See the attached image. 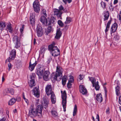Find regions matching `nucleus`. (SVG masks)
Returning a JSON list of instances; mask_svg holds the SVG:
<instances>
[{"label":"nucleus","mask_w":121,"mask_h":121,"mask_svg":"<svg viewBox=\"0 0 121 121\" xmlns=\"http://www.w3.org/2000/svg\"><path fill=\"white\" fill-rule=\"evenodd\" d=\"M111 20H109L108 22L106 25V29L105 30V33H106L109 30L110 27V26L111 24Z\"/></svg>","instance_id":"29"},{"label":"nucleus","mask_w":121,"mask_h":121,"mask_svg":"<svg viewBox=\"0 0 121 121\" xmlns=\"http://www.w3.org/2000/svg\"><path fill=\"white\" fill-rule=\"evenodd\" d=\"M58 23L59 25L61 27H62L63 26L64 24L60 20H59L58 21Z\"/></svg>","instance_id":"39"},{"label":"nucleus","mask_w":121,"mask_h":121,"mask_svg":"<svg viewBox=\"0 0 121 121\" xmlns=\"http://www.w3.org/2000/svg\"><path fill=\"white\" fill-rule=\"evenodd\" d=\"M117 27V24L116 23H115L112 25L111 28V31L112 32L111 34V35L112 33H114L116 31Z\"/></svg>","instance_id":"18"},{"label":"nucleus","mask_w":121,"mask_h":121,"mask_svg":"<svg viewBox=\"0 0 121 121\" xmlns=\"http://www.w3.org/2000/svg\"><path fill=\"white\" fill-rule=\"evenodd\" d=\"M37 35L38 37H41L43 34V32L42 27L39 25L37 26L36 28Z\"/></svg>","instance_id":"12"},{"label":"nucleus","mask_w":121,"mask_h":121,"mask_svg":"<svg viewBox=\"0 0 121 121\" xmlns=\"http://www.w3.org/2000/svg\"><path fill=\"white\" fill-rule=\"evenodd\" d=\"M45 90L46 94L48 95H49L50 94L54 93L52 91L51 85L48 84L46 86Z\"/></svg>","instance_id":"10"},{"label":"nucleus","mask_w":121,"mask_h":121,"mask_svg":"<svg viewBox=\"0 0 121 121\" xmlns=\"http://www.w3.org/2000/svg\"><path fill=\"white\" fill-rule=\"evenodd\" d=\"M35 17L34 16H31L30 17V23L31 24H33L35 23V20L34 19Z\"/></svg>","instance_id":"33"},{"label":"nucleus","mask_w":121,"mask_h":121,"mask_svg":"<svg viewBox=\"0 0 121 121\" xmlns=\"http://www.w3.org/2000/svg\"><path fill=\"white\" fill-rule=\"evenodd\" d=\"M53 29L51 26H49L45 31L46 35H48L52 31H53Z\"/></svg>","instance_id":"25"},{"label":"nucleus","mask_w":121,"mask_h":121,"mask_svg":"<svg viewBox=\"0 0 121 121\" xmlns=\"http://www.w3.org/2000/svg\"><path fill=\"white\" fill-rule=\"evenodd\" d=\"M71 83L68 82L67 84V86L68 89H70L71 87L72 84Z\"/></svg>","instance_id":"48"},{"label":"nucleus","mask_w":121,"mask_h":121,"mask_svg":"<svg viewBox=\"0 0 121 121\" xmlns=\"http://www.w3.org/2000/svg\"><path fill=\"white\" fill-rule=\"evenodd\" d=\"M79 89L80 92L83 95L87 93L86 88L83 85L80 86Z\"/></svg>","instance_id":"15"},{"label":"nucleus","mask_w":121,"mask_h":121,"mask_svg":"<svg viewBox=\"0 0 121 121\" xmlns=\"http://www.w3.org/2000/svg\"><path fill=\"white\" fill-rule=\"evenodd\" d=\"M72 19L70 17H67L66 18V20L65 22V23L67 24L69 23L71 21Z\"/></svg>","instance_id":"34"},{"label":"nucleus","mask_w":121,"mask_h":121,"mask_svg":"<svg viewBox=\"0 0 121 121\" xmlns=\"http://www.w3.org/2000/svg\"><path fill=\"white\" fill-rule=\"evenodd\" d=\"M119 104L121 105V94L119 98Z\"/></svg>","instance_id":"54"},{"label":"nucleus","mask_w":121,"mask_h":121,"mask_svg":"<svg viewBox=\"0 0 121 121\" xmlns=\"http://www.w3.org/2000/svg\"><path fill=\"white\" fill-rule=\"evenodd\" d=\"M14 90L13 89L9 88V93L12 95H13L14 94Z\"/></svg>","instance_id":"41"},{"label":"nucleus","mask_w":121,"mask_h":121,"mask_svg":"<svg viewBox=\"0 0 121 121\" xmlns=\"http://www.w3.org/2000/svg\"><path fill=\"white\" fill-rule=\"evenodd\" d=\"M39 100L37 99L36 100V105H38L39 104Z\"/></svg>","instance_id":"64"},{"label":"nucleus","mask_w":121,"mask_h":121,"mask_svg":"<svg viewBox=\"0 0 121 121\" xmlns=\"http://www.w3.org/2000/svg\"><path fill=\"white\" fill-rule=\"evenodd\" d=\"M35 80H30V82L29 84L31 88H32V87L35 86Z\"/></svg>","instance_id":"31"},{"label":"nucleus","mask_w":121,"mask_h":121,"mask_svg":"<svg viewBox=\"0 0 121 121\" xmlns=\"http://www.w3.org/2000/svg\"><path fill=\"white\" fill-rule=\"evenodd\" d=\"M63 7L62 5L60 6L59 7V9L60 10H62L63 9Z\"/></svg>","instance_id":"57"},{"label":"nucleus","mask_w":121,"mask_h":121,"mask_svg":"<svg viewBox=\"0 0 121 121\" xmlns=\"http://www.w3.org/2000/svg\"><path fill=\"white\" fill-rule=\"evenodd\" d=\"M72 1V0H67V2H68L69 3H71Z\"/></svg>","instance_id":"63"},{"label":"nucleus","mask_w":121,"mask_h":121,"mask_svg":"<svg viewBox=\"0 0 121 121\" xmlns=\"http://www.w3.org/2000/svg\"><path fill=\"white\" fill-rule=\"evenodd\" d=\"M46 11L45 9H43L42 10V11L41 13H42L43 15V16H45V17H47V15L46 13Z\"/></svg>","instance_id":"44"},{"label":"nucleus","mask_w":121,"mask_h":121,"mask_svg":"<svg viewBox=\"0 0 121 121\" xmlns=\"http://www.w3.org/2000/svg\"><path fill=\"white\" fill-rule=\"evenodd\" d=\"M67 77L66 76H64L63 77V78H62V83L63 85H65L66 83L67 79L66 78Z\"/></svg>","instance_id":"30"},{"label":"nucleus","mask_w":121,"mask_h":121,"mask_svg":"<svg viewBox=\"0 0 121 121\" xmlns=\"http://www.w3.org/2000/svg\"><path fill=\"white\" fill-rule=\"evenodd\" d=\"M13 40L15 44V48H17L20 47L21 43L20 42V40L18 39V37L17 36H14L13 38Z\"/></svg>","instance_id":"8"},{"label":"nucleus","mask_w":121,"mask_h":121,"mask_svg":"<svg viewBox=\"0 0 121 121\" xmlns=\"http://www.w3.org/2000/svg\"><path fill=\"white\" fill-rule=\"evenodd\" d=\"M55 43H52L48 46V49L51 52L52 55L54 56H57L60 54V51L58 48L55 46Z\"/></svg>","instance_id":"1"},{"label":"nucleus","mask_w":121,"mask_h":121,"mask_svg":"<svg viewBox=\"0 0 121 121\" xmlns=\"http://www.w3.org/2000/svg\"><path fill=\"white\" fill-rule=\"evenodd\" d=\"M68 28V26L66 25L65 26V30H67Z\"/></svg>","instance_id":"60"},{"label":"nucleus","mask_w":121,"mask_h":121,"mask_svg":"<svg viewBox=\"0 0 121 121\" xmlns=\"http://www.w3.org/2000/svg\"><path fill=\"white\" fill-rule=\"evenodd\" d=\"M12 66H13L10 63H9L8 64V67L9 68L8 69V70L9 71L10 70V69H12Z\"/></svg>","instance_id":"46"},{"label":"nucleus","mask_w":121,"mask_h":121,"mask_svg":"<svg viewBox=\"0 0 121 121\" xmlns=\"http://www.w3.org/2000/svg\"><path fill=\"white\" fill-rule=\"evenodd\" d=\"M49 104V100L48 98H45L43 99V102L42 104L43 105L44 108H46L48 107Z\"/></svg>","instance_id":"21"},{"label":"nucleus","mask_w":121,"mask_h":121,"mask_svg":"<svg viewBox=\"0 0 121 121\" xmlns=\"http://www.w3.org/2000/svg\"><path fill=\"white\" fill-rule=\"evenodd\" d=\"M114 40L117 41H118L119 39V37L118 34H116L114 37Z\"/></svg>","instance_id":"38"},{"label":"nucleus","mask_w":121,"mask_h":121,"mask_svg":"<svg viewBox=\"0 0 121 121\" xmlns=\"http://www.w3.org/2000/svg\"><path fill=\"white\" fill-rule=\"evenodd\" d=\"M51 113L52 116L54 117H56L57 115V112L55 111H52Z\"/></svg>","instance_id":"47"},{"label":"nucleus","mask_w":121,"mask_h":121,"mask_svg":"<svg viewBox=\"0 0 121 121\" xmlns=\"http://www.w3.org/2000/svg\"><path fill=\"white\" fill-rule=\"evenodd\" d=\"M54 14L58 17H60L62 14L61 12L58 9L55 10L54 12Z\"/></svg>","instance_id":"24"},{"label":"nucleus","mask_w":121,"mask_h":121,"mask_svg":"<svg viewBox=\"0 0 121 121\" xmlns=\"http://www.w3.org/2000/svg\"><path fill=\"white\" fill-rule=\"evenodd\" d=\"M89 80L91 82L92 84V86L93 87H94L95 88L96 91H98L100 88V86L99 85V82L98 81L95 82L96 80L94 78L92 77H89Z\"/></svg>","instance_id":"6"},{"label":"nucleus","mask_w":121,"mask_h":121,"mask_svg":"<svg viewBox=\"0 0 121 121\" xmlns=\"http://www.w3.org/2000/svg\"><path fill=\"white\" fill-rule=\"evenodd\" d=\"M28 116L32 118L35 117L36 116L38 117V114L36 109L34 107L31 105L29 109Z\"/></svg>","instance_id":"3"},{"label":"nucleus","mask_w":121,"mask_h":121,"mask_svg":"<svg viewBox=\"0 0 121 121\" xmlns=\"http://www.w3.org/2000/svg\"><path fill=\"white\" fill-rule=\"evenodd\" d=\"M73 77L72 76H70L69 79V80L68 82L72 83L73 82Z\"/></svg>","instance_id":"42"},{"label":"nucleus","mask_w":121,"mask_h":121,"mask_svg":"<svg viewBox=\"0 0 121 121\" xmlns=\"http://www.w3.org/2000/svg\"><path fill=\"white\" fill-rule=\"evenodd\" d=\"M16 56V50L14 49L12 50L10 53V57H9L6 60L5 62L7 61L10 62L11 61V60H13Z\"/></svg>","instance_id":"7"},{"label":"nucleus","mask_w":121,"mask_h":121,"mask_svg":"<svg viewBox=\"0 0 121 121\" xmlns=\"http://www.w3.org/2000/svg\"><path fill=\"white\" fill-rule=\"evenodd\" d=\"M63 2L65 3V4H66L67 2V0H63Z\"/></svg>","instance_id":"62"},{"label":"nucleus","mask_w":121,"mask_h":121,"mask_svg":"<svg viewBox=\"0 0 121 121\" xmlns=\"http://www.w3.org/2000/svg\"><path fill=\"white\" fill-rule=\"evenodd\" d=\"M56 22V19L54 17H52L49 21V23L48 25H50L52 24L55 23Z\"/></svg>","instance_id":"26"},{"label":"nucleus","mask_w":121,"mask_h":121,"mask_svg":"<svg viewBox=\"0 0 121 121\" xmlns=\"http://www.w3.org/2000/svg\"><path fill=\"white\" fill-rule=\"evenodd\" d=\"M101 6L104 9V8H105L106 6V3L103 2L102 1L100 3Z\"/></svg>","instance_id":"43"},{"label":"nucleus","mask_w":121,"mask_h":121,"mask_svg":"<svg viewBox=\"0 0 121 121\" xmlns=\"http://www.w3.org/2000/svg\"><path fill=\"white\" fill-rule=\"evenodd\" d=\"M32 91L34 93V95L36 97H39L40 95V91H39V89L37 87H35L32 90Z\"/></svg>","instance_id":"14"},{"label":"nucleus","mask_w":121,"mask_h":121,"mask_svg":"<svg viewBox=\"0 0 121 121\" xmlns=\"http://www.w3.org/2000/svg\"><path fill=\"white\" fill-rule=\"evenodd\" d=\"M50 73V72L48 70L44 72L43 78L45 80L47 81L49 80V77Z\"/></svg>","instance_id":"17"},{"label":"nucleus","mask_w":121,"mask_h":121,"mask_svg":"<svg viewBox=\"0 0 121 121\" xmlns=\"http://www.w3.org/2000/svg\"><path fill=\"white\" fill-rule=\"evenodd\" d=\"M21 98L19 97H17L16 98V100L17 101L19 102L20 101Z\"/></svg>","instance_id":"52"},{"label":"nucleus","mask_w":121,"mask_h":121,"mask_svg":"<svg viewBox=\"0 0 121 121\" xmlns=\"http://www.w3.org/2000/svg\"><path fill=\"white\" fill-rule=\"evenodd\" d=\"M16 100L14 98H12L9 101L8 104L9 105H11L13 104L16 102Z\"/></svg>","instance_id":"28"},{"label":"nucleus","mask_w":121,"mask_h":121,"mask_svg":"<svg viewBox=\"0 0 121 121\" xmlns=\"http://www.w3.org/2000/svg\"><path fill=\"white\" fill-rule=\"evenodd\" d=\"M119 20L121 22V11L120 12V13L119 14Z\"/></svg>","instance_id":"51"},{"label":"nucleus","mask_w":121,"mask_h":121,"mask_svg":"<svg viewBox=\"0 0 121 121\" xmlns=\"http://www.w3.org/2000/svg\"><path fill=\"white\" fill-rule=\"evenodd\" d=\"M61 32L59 29H57L56 30V34L55 38L57 39H59L61 35Z\"/></svg>","instance_id":"20"},{"label":"nucleus","mask_w":121,"mask_h":121,"mask_svg":"<svg viewBox=\"0 0 121 121\" xmlns=\"http://www.w3.org/2000/svg\"><path fill=\"white\" fill-rule=\"evenodd\" d=\"M116 94L118 95L120 93V87L117 86L115 88Z\"/></svg>","instance_id":"32"},{"label":"nucleus","mask_w":121,"mask_h":121,"mask_svg":"<svg viewBox=\"0 0 121 121\" xmlns=\"http://www.w3.org/2000/svg\"><path fill=\"white\" fill-rule=\"evenodd\" d=\"M0 121H7L6 118L5 117H3L0 120Z\"/></svg>","instance_id":"55"},{"label":"nucleus","mask_w":121,"mask_h":121,"mask_svg":"<svg viewBox=\"0 0 121 121\" xmlns=\"http://www.w3.org/2000/svg\"><path fill=\"white\" fill-rule=\"evenodd\" d=\"M22 96H23V98L24 99V100L26 102L27 104H28L29 103V101H28V100L27 99H26L25 98V96L24 93V92L23 93H22Z\"/></svg>","instance_id":"40"},{"label":"nucleus","mask_w":121,"mask_h":121,"mask_svg":"<svg viewBox=\"0 0 121 121\" xmlns=\"http://www.w3.org/2000/svg\"><path fill=\"white\" fill-rule=\"evenodd\" d=\"M5 26L6 25L4 22H0V30H2Z\"/></svg>","instance_id":"36"},{"label":"nucleus","mask_w":121,"mask_h":121,"mask_svg":"<svg viewBox=\"0 0 121 121\" xmlns=\"http://www.w3.org/2000/svg\"><path fill=\"white\" fill-rule=\"evenodd\" d=\"M61 92L62 94V106L64 109V112H65L66 111V104L67 103L66 94L65 91H64L63 93H62V91H61Z\"/></svg>","instance_id":"4"},{"label":"nucleus","mask_w":121,"mask_h":121,"mask_svg":"<svg viewBox=\"0 0 121 121\" xmlns=\"http://www.w3.org/2000/svg\"><path fill=\"white\" fill-rule=\"evenodd\" d=\"M4 75H3L2 78V82H4Z\"/></svg>","instance_id":"61"},{"label":"nucleus","mask_w":121,"mask_h":121,"mask_svg":"<svg viewBox=\"0 0 121 121\" xmlns=\"http://www.w3.org/2000/svg\"><path fill=\"white\" fill-rule=\"evenodd\" d=\"M36 62V61L35 59L31 60L30 62L29 66V69L31 71H32L34 69L35 66L36 65V64L35 63Z\"/></svg>","instance_id":"11"},{"label":"nucleus","mask_w":121,"mask_h":121,"mask_svg":"<svg viewBox=\"0 0 121 121\" xmlns=\"http://www.w3.org/2000/svg\"><path fill=\"white\" fill-rule=\"evenodd\" d=\"M39 3L38 1H35L33 4L34 10L36 12L39 13L40 11Z\"/></svg>","instance_id":"9"},{"label":"nucleus","mask_w":121,"mask_h":121,"mask_svg":"<svg viewBox=\"0 0 121 121\" xmlns=\"http://www.w3.org/2000/svg\"><path fill=\"white\" fill-rule=\"evenodd\" d=\"M84 77L81 74L79 75V79L80 80H81L83 78H84Z\"/></svg>","instance_id":"50"},{"label":"nucleus","mask_w":121,"mask_h":121,"mask_svg":"<svg viewBox=\"0 0 121 121\" xmlns=\"http://www.w3.org/2000/svg\"><path fill=\"white\" fill-rule=\"evenodd\" d=\"M35 109L38 114V117L39 118H42V111L43 109L42 105L41 104L38 105Z\"/></svg>","instance_id":"5"},{"label":"nucleus","mask_w":121,"mask_h":121,"mask_svg":"<svg viewBox=\"0 0 121 121\" xmlns=\"http://www.w3.org/2000/svg\"><path fill=\"white\" fill-rule=\"evenodd\" d=\"M52 60V58L51 56H49L48 57L47 62L48 64H49Z\"/></svg>","instance_id":"49"},{"label":"nucleus","mask_w":121,"mask_h":121,"mask_svg":"<svg viewBox=\"0 0 121 121\" xmlns=\"http://www.w3.org/2000/svg\"><path fill=\"white\" fill-rule=\"evenodd\" d=\"M109 108H108L107 109H106V113H107V114H109Z\"/></svg>","instance_id":"56"},{"label":"nucleus","mask_w":121,"mask_h":121,"mask_svg":"<svg viewBox=\"0 0 121 121\" xmlns=\"http://www.w3.org/2000/svg\"><path fill=\"white\" fill-rule=\"evenodd\" d=\"M9 93V88H7L4 90L3 94L4 95H5L8 93Z\"/></svg>","instance_id":"37"},{"label":"nucleus","mask_w":121,"mask_h":121,"mask_svg":"<svg viewBox=\"0 0 121 121\" xmlns=\"http://www.w3.org/2000/svg\"><path fill=\"white\" fill-rule=\"evenodd\" d=\"M24 27V25H22V26L21 28L20 29V31L21 35L23 34V29Z\"/></svg>","instance_id":"45"},{"label":"nucleus","mask_w":121,"mask_h":121,"mask_svg":"<svg viewBox=\"0 0 121 121\" xmlns=\"http://www.w3.org/2000/svg\"><path fill=\"white\" fill-rule=\"evenodd\" d=\"M97 119L98 121H99V115L98 114H97V116L96 117V119Z\"/></svg>","instance_id":"58"},{"label":"nucleus","mask_w":121,"mask_h":121,"mask_svg":"<svg viewBox=\"0 0 121 121\" xmlns=\"http://www.w3.org/2000/svg\"><path fill=\"white\" fill-rule=\"evenodd\" d=\"M11 25L10 23H9L7 26V28L9 32L12 33L13 30L12 27L11 26Z\"/></svg>","instance_id":"27"},{"label":"nucleus","mask_w":121,"mask_h":121,"mask_svg":"<svg viewBox=\"0 0 121 121\" xmlns=\"http://www.w3.org/2000/svg\"><path fill=\"white\" fill-rule=\"evenodd\" d=\"M104 18V21L107 20L109 16V14L108 11H104L103 13Z\"/></svg>","instance_id":"19"},{"label":"nucleus","mask_w":121,"mask_h":121,"mask_svg":"<svg viewBox=\"0 0 121 121\" xmlns=\"http://www.w3.org/2000/svg\"><path fill=\"white\" fill-rule=\"evenodd\" d=\"M63 69L59 66H58L56 67V73H52L51 75V79H52L57 80V78L60 76H62Z\"/></svg>","instance_id":"2"},{"label":"nucleus","mask_w":121,"mask_h":121,"mask_svg":"<svg viewBox=\"0 0 121 121\" xmlns=\"http://www.w3.org/2000/svg\"><path fill=\"white\" fill-rule=\"evenodd\" d=\"M51 95V99L52 103V104H54L56 102V97L54 93H52Z\"/></svg>","instance_id":"23"},{"label":"nucleus","mask_w":121,"mask_h":121,"mask_svg":"<svg viewBox=\"0 0 121 121\" xmlns=\"http://www.w3.org/2000/svg\"><path fill=\"white\" fill-rule=\"evenodd\" d=\"M77 112V106L75 104L73 112V116H75L76 114V113Z\"/></svg>","instance_id":"35"},{"label":"nucleus","mask_w":121,"mask_h":121,"mask_svg":"<svg viewBox=\"0 0 121 121\" xmlns=\"http://www.w3.org/2000/svg\"><path fill=\"white\" fill-rule=\"evenodd\" d=\"M45 16H42L40 19V21L45 26L48 25V23L47 19Z\"/></svg>","instance_id":"16"},{"label":"nucleus","mask_w":121,"mask_h":121,"mask_svg":"<svg viewBox=\"0 0 121 121\" xmlns=\"http://www.w3.org/2000/svg\"><path fill=\"white\" fill-rule=\"evenodd\" d=\"M118 1L117 0H115L114 1V4H117L118 2Z\"/></svg>","instance_id":"59"},{"label":"nucleus","mask_w":121,"mask_h":121,"mask_svg":"<svg viewBox=\"0 0 121 121\" xmlns=\"http://www.w3.org/2000/svg\"><path fill=\"white\" fill-rule=\"evenodd\" d=\"M35 76L33 74L30 76V78L31 79V80H34Z\"/></svg>","instance_id":"53"},{"label":"nucleus","mask_w":121,"mask_h":121,"mask_svg":"<svg viewBox=\"0 0 121 121\" xmlns=\"http://www.w3.org/2000/svg\"><path fill=\"white\" fill-rule=\"evenodd\" d=\"M96 99L99 102L101 103L103 100L102 95L101 93L97 94L96 97Z\"/></svg>","instance_id":"22"},{"label":"nucleus","mask_w":121,"mask_h":121,"mask_svg":"<svg viewBox=\"0 0 121 121\" xmlns=\"http://www.w3.org/2000/svg\"><path fill=\"white\" fill-rule=\"evenodd\" d=\"M43 72V68L40 67V68H37L36 73L39 78L42 76Z\"/></svg>","instance_id":"13"}]
</instances>
